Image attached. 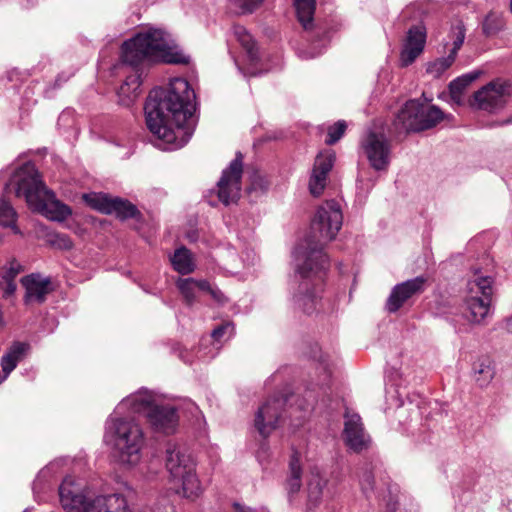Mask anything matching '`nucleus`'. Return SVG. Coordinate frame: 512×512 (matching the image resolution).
<instances>
[{
    "instance_id": "nucleus-1",
    "label": "nucleus",
    "mask_w": 512,
    "mask_h": 512,
    "mask_svg": "<svg viewBox=\"0 0 512 512\" xmlns=\"http://www.w3.org/2000/svg\"><path fill=\"white\" fill-rule=\"evenodd\" d=\"M343 214L335 200L324 202L317 209L312 220L308 237L294 250L296 272L301 277L297 291L293 295L296 308L311 314L318 310L322 292L321 272L326 270L329 261L323 249L332 241L342 227Z\"/></svg>"
},
{
    "instance_id": "nucleus-2",
    "label": "nucleus",
    "mask_w": 512,
    "mask_h": 512,
    "mask_svg": "<svg viewBox=\"0 0 512 512\" xmlns=\"http://www.w3.org/2000/svg\"><path fill=\"white\" fill-rule=\"evenodd\" d=\"M195 98L193 89L183 78L172 79L167 88H154L144 106L148 129L164 144L181 148L194 130Z\"/></svg>"
},
{
    "instance_id": "nucleus-3",
    "label": "nucleus",
    "mask_w": 512,
    "mask_h": 512,
    "mask_svg": "<svg viewBox=\"0 0 512 512\" xmlns=\"http://www.w3.org/2000/svg\"><path fill=\"white\" fill-rule=\"evenodd\" d=\"M169 35L161 29L149 28L137 33L122 45L121 59L133 69L118 90L119 103L129 107L140 95L142 71L140 66L149 61L186 63L182 54L171 52Z\"/></svg>"
},
{
    "instance_id": "nucleus-4",
    "label": "nucleus",
    "mask_w": 512,
    "mask_h": 512,
    "mask_svg": "<svg viewBox=\"0 0 512 512\" xmlns=\"http://www.w3.org/2000/svg\"><path fill=\"white\" fill-rule=\"evenodd\" d=\"M14 186L17 197H24L28 206L52 221H65L71 214V208L55 198L40 178L34 164L22 165L12 176L6 189Z\"/></svg>"
},
{
    "instance_id": "nucleus-5",
    "label": "nucleus",
    "mask_w": 512,
    "mask_h": 512,
    "mask_svg": "<svg viewBox=\"0 0 512 512\" xmlns=\"http://www.w3.org/2000/svg\"><path fill=\"white\" fill-rule=\"evenodd\" d=\"M59 497L67 512H128L126 496L115 493L89 500L71 476L64 478L59 486Z\"/></svg>"
},
{
    "instance_id": "nucleus-6",
    "label": "nucleus",
    "mask_w": 512,
    "mask_h": 512,
    "mask_svg": "<svg viewBox=\"0 0 512 512\" xmlns=\"http://www.w3.org/2000/svg\"><path fill=\"white\" fill-rule=\"evenodd\" d=\"M166 468L170 489L176 494L194 500L203 489L195 471V461L190 450H166Z\"/></svg>"
},
{
    "instance_id": "nucleus-7",
    "label": "nucleus",
    "mask_w": 512,
    "mask_h": 512,
    "mask_svg": "<svg viewBox=\"0 0 512 512\" xmlns=\"http://www.w3.org/2000/svg\"><path fill=\"white\" fill-rule=\"evenodd\" d=\"M493 278L475 269L473 278L468 281L464 299L466 316L470 322L481 323L488 315L491 305Z\"/></svg>"
},
{
    "instance_id": "nucleus-8",
    "label": "nucleus",
    "mask_w": 512,
    "mask_h": 512,
    "mask_svg": "<svg viewBox=\"0 0 512 512\" xmlns=\"http://www.w3.org/2000/svg\"><path fill=\"white\" fill-rule=\"evenodd\" d=\"M111 415L105 425L104 442L114 448H141L146 437L139 423L133 418Z\"/></svg>"
},
{
    "instance_id": "nucleus-9",
    "label": "nucleus",
    "mask_w": 512,
    "mask_h": 512,
    "mask_svg": "<svg viewBox=\"0 0 512 512\" xmlns=\"http://www.w3.org/2000/svg\"><path fill=\"white\" fill-rule=\"evenodd\" d=\"M512 94L509 81L496 79L476 91L470 104L480 110L494 112L503 108Z\"/></svg>"
},
{
    "instance_id": "nucleus-10",
    "label": "nucleus",
    "mask_w": 512,
    "mask_h": 512,
    "mask_svg": "<svg viewBox=\"0 0 512 512\" xmlns=\"http://www.w3.org/2000/svg\"><path fill=\"white\" fill-rule=\"evenodd\" d=\"M360 147L374 170L383 171L388 168L391 143L384 133L369 130L361 139Z\"/></svg>"
},
{
    "instance_id": "nucleus-11",
    "label": "nucleus",
    "mask_w": 512,
    "mask_h": 512,
    "mask_svg": "<svg viewBox=\"0 0 512 512\" xmlns=\"http://www.w3.org/2000/svg\"><path fill=\"white\" fill-rule=\"evenodd\" d=\"M287 401L288 399L284 395H275L268 398L259 407L255 415L254 426L263 438H266L277 428Z\"/></svg>"
},
{
    "instance_id": "nucleus-12",
    "label": "nucleus",
    "mask_w": 512,
    "mask_h": 512,
    "mask_svg": "<svg viewBox=\"0 0 512 512\" xmlns=\"http://www.w3.org/2000/svg\"><path fill=\"white\" fill-rule=\"evenodd\" d=\"M243 172L242 155L237 153L236 158L222 173L218 181V198L224 205L236 202L240 197L241 177Z\"/></svg>"
},
{
    "instance_id": "nucleus-13",
    "label": "nucleus",
    "mask_w": 512,
    "mask_h": 512,
    "mask_svg": "<svg viewBox=\"0 0 512 512\" xmlns=\"http://www.w3.org/2000/svg\"><path fill=\"white\" fill-rule=\"evenodd\" d=\"M85 202L92 208L105 213L116 214L121 219L132 218L137 213V208L127 200L111 197L107 194L93 193L83 196Z\"/></svg>"
},
{
    "instance_id": "nucleus-14",
    "label": "nucleus",
    "mask_w": 512,
    "mask_h": 512,
    "mask_svg": "<svg viewBox=\"0 0 512 512\" xmlns=\"http://www.w3.org/2000/svg\"><path fill=\"white\" fill-rule=\"evenodd\" d=\"M147 422L154 433L168 436L177 431L179 414L174 406L158 403L148 411Z\"/></svg>"
},
{
    "instance_id": "nucleus-15",
    "label": "nucleus",
    "mask_w": 512,
    "mask_h": 512,
    "mask_svg": "<svg viewBox=\"0 0 512 512\" xmlns=\"http://www.w3.org/2000/svg\"><path fill=\"white\" fill-rule=\"evenodd\" d=\"M342 436L349 448H368L372 445V438L357 413L346 411Z\"/></svg>"
},
{
    "instance_id": "nucleus-16",
    "label": "nucleus",
    "mask_w": 512,
    "mask_h": 512,
    "mask_svg": "<svg viewBox=\"0 0 512 512\" xmlns=\"http://www.w3.org/2000/svg\"><path fill=\"white\" fill-rule=\"evenodd\" d=\"M426 282L427 278L418 276L394 286L387 299L386 309L390 313L397 312L406 301L425 290Z\"/></svg>"
},
{
    "instance_id": "nucleus-17",
    "label": "nucleus",
    "mask_w": 512,
    "mask_h": 512,
    "mask_svg": "<svg viewBox=\"0 0 512 512\" xmlns=\"http://www.w3.org/2000/svg\"><path fill=\"white\" fill-rule=\"evenodd\" d=\"M336 156L333 151H325L317 155L309 180L310 193L318 197L324 191L328 174L333 168Z\"/></svg>"
},
{
    "instance_id": "nucleus-18",
    "label": "nucleus",
    "mask_w": 512,
    "mask_h": 512,
    "mask_svg": "<svg viewBox=\"0 0 512 512\" xmlns=\"http://www.w3.org/2000/svg\"><path fill=\"white\" fill-rule=\"evenodd\" d=\"M450 37L453 47L448 56L439 58L427 66V73L433 77L441 76L455 61L456 55L465 39V28L461 22H457L451 27Z\"/></svg>"
},
{
    "instance_id": "nucleus-19",
    "label": "nucleus",
    "mask_w": 512,
    "mask_h": 512,
    "mask_svg": "<svg viewBox=\"0 0 512 512\" xmlns=\"http://www.w3.org/2000/svg\"><path fill=\"white\" fill-rule=\"evenodd\" d=\"M420 113V99L408 100L396 115L394 120L395 129L398 132H421L425 131L427 125L418 119Z\"/></svg>"
},
{
    "instance_id": "nucleus-20",
    "label": "nucleus",
    "mask_w": 512,
    "mask_h": 512,
    "mask_svg": "<svg viewBox=\"0 0 512 512\" xmlns=\"http://www.w3.org/2000/svg\"><path fill=\"white\" fill-rule=\"evenodd\" d=\"M157 404L154 395L142 389L123 399L116 407L115 413H122L127 410L130 413H144L147 417L148 411Z\"/></svg>"
},
{
    "instance_id": "nucleus-21",
    "label": "nucleus",
    "mask_w": 512,
    "mask_h": 512,
    "mask_svg": "<svg viewBox=\"0 0 512 512\" xmlns=\"http://www.w3.org/2000/svg\"><path fill=\"white\" fill-rule=\"evenodd\" d=\"M426 35L419 26L409 29L406 42L401 52V63L408 66L422 53L425 45Z\"/></svg>"
},
{
    "instance_id": "nucleus-22",
    "label": "nucleus",
    "mask_w": 512,
    "mask_h": 512,
    "mask_svg": "<svg viewBox=\"0 0 512 512\" xmlns=\"http://www.w3.org/2000/svg\"><path fill=\"white\" fill-rule=\"evenodd\" d=\"M26 293L24 297L25 303L36 301L38 303L44 302L47 294L51 291L50 280L43 278L39 274H30L21 279Z\"/></svg>"
},
{
    "instance_id": "nucleus-23",
    "label": "nucleus",
    "mask_w": 512,
    "mask_h": 512,
    "mask_svg": "<svg viewBox=\"0 0 512 512\" xmlns=\"http://www.w3.org/2000/svg\"><path fill=\"white\" fill-rule=\"evenodd\" d=\"M306 466H308V450H293L289 461V477L286 481L289 494L299 492L302 485V470Z\"/></svg>"
},
{
    "instance_id": "nucleus-24",
    "label": "nucleus",
    "mask_w": 512,
    "mask_h": 512,
    "mask_svg": "<svg viewBox=\"0 0 512 512\" xmlns=\"http://www.w3.org/2000/svg\"><path fill=\"white\" fill-rule=\"evenodd\" d=\"M27 349L28 345L26 343L14 342L6 354L2 356L1 367L3 376L0 377V383L6 380L8 375L16 368Z\"/></svg>"
},
{
    "instance_id": "nucleus-25",
    "label": "nucleus",
    "mask_w": 512,
    "mask_h": 512,
    "mask_svg": "<svg viewBox=\"0 0 512 512\" xmlns=\"http://www.w3.org/2000/svg\"><path fill=\"white\" fill-rule=\"evenodd\" d=\"M472 376L475 383L481 387H487L495 376L493 362L488 357L477 359L472 367Z\"/></svg>"
},
{
    "instance_id": "nucleus-26",
    "label": "nucleus",
    "mask_w": 512,
    "mask_h": 512,
    "mask_svg": "<svg viewBox=\"0 0 512 512\" xmlns=\"http://www.w3.org/2000/svg\"><path fill=\"white\" fill-rule=\"evenodd\" d=\"M479 75L480 71L470 72L454 79L449 84L450 97L454 104L462 105L464 91Z\"/></svg>"
},
{
    "instance_id": "nucleus-27",
    "label": "nucleus",
    "mask_w": 512,
    "mask_h": 512,
    "mask_svg": "<svg viewBox=\"0 0 512 512\" xmlns=\"http://www.w3.org/2000/svg\"><path fill=\"white\" fill-rule=\"evenodd\" d=\"M430 101L429 99H420V113H418V119L424 121L423 125H427L425 130L434 128L444 119L442 110L435 105H429L428 102Z\"/></svg>"
},
{
    "instance_id": "nucleus-28",
    "label": "nucleus",
    "mask_w": 512,
    "mask_h": 512,
    "mask_svg": "<svg viewBox=\"0 0 512 512\" xmlns=\"http://www.w3.org/2000/svg\"><path fill=\"white\" fill-rule=\"evenodd\" d=\"M233 32L237 41L246 51L249 62L255 64L259 59L258 49L251 34L243 26L239 25L234 26Z\"/></svg>"
},
{
    "instance_id": "nucleus-29",
    "label": "nucleus",
    "mask_w": 512,
    "mask_h": 512,
    "mask_svg": "<svg viewBox=\"0 0 512 512\" xmlns=\"http://www.w3.org/2000/svg\"><path fill=\"white\" fill-rule=\"evenodd\" d=\"M177 287L185 299L187 305H192L196 301V292L208 288V281L195 280L193 278L179 279Z\"/></svg>"
},
{
    "instance_id": "nucleus-30",
    "label": "nucleus",
    "mask_w": 512,
    "mask_h": 512,
    "mask_svg": "<svg viewBox=\"0 0 512 512\" xmlns=\"http://www.w3.org/2000/svg\"><path fill=\"white\" fill-rule=\"evenodd\" d=\"M171 263L174 270L182 275L192 273L195 269L192 254L185 247L178 248L174 252L173 256L171 257Z\"/></svg>"
},
{
    "instance_id": "nucleus-31",
    "label": "nucleus",
    "mask_w": 512,
    "mask_h": 512,
    "mask_svg": "<svg viewBox=\"0 0 512 512\" xmlns=\"http://www.w3.org/2000/svg\"><path fill=\"white\" fill-rule=\"evenodd\" d=\"M298 21L305 30L313 27L315 0H294Z\"/></svg>"
},
{
    "instance_id": "nucleus-32",
    "label": "nucleus",
    "mask_w": 512,
    "mask_h": 512,
    "mask_svg": "<svg viewBox=\"0 0 512 512\" xmlns=\"http://www.w3.org/2000/svg\"><path fill=\"white\" fill-rule=\"evenodd\" d=\"M308 467L310 469V477L307 483L308 499L312 503H317L321 499L326 480L320 476V471L317 467Z\"/></svg>"
},
{
    "instance_id": "nucleus-33",
    "label": "nucleus",
    "mask_w": 512,
    "mask_h": 512,
    "mask_svg": "<svg viewBox=\"0 0 512 512\" xmlns=\"http://www.w3.org/2000/svg\"><path fill=\"white\" fill-rule=\"evenodd\" d=\"M112 460L123 469H129L139 463L140 450H112Z\"/></svg>"
},
{
    "instance_id": "nucleus-34",
    "label": "nucleus",
    "mask_w": 512,
    "mask_h": 512,
    "mask_svg": "<svg viewBox=\"0 0 512 512\" xmlns=\"http://www.w3.org/2000/svg\"><path fill=\"white\" fill-rule=\"evenodd\" d=\"M17 213L12 205L5 199H0V225L9 227L15 234H20L19 228L16 226Z\"/></svg>"
},
{
    "instance_id": "nucleus-35",
    "label": "nucleus",
    "mask_w": 512,
    "mask_h": 512,
    "mask_svg": "<svg viewBox=\"0 0 512 512\" xmlns=\"http://www.w3.org/2000/svg\"><path fill=\"white\" fill-rule=\"evenodd\" d=\"M346 128L347 124L343 120H340L336 122L334 125L330 126L328 128V135L325 140V143L327 145L335 144L344 135Z\"/></svg>"
},
{
    "instance_id": "nucleus-36",
    "label": "nucleus",
    "mask_w": 512,
    "mask_h": 512,
    "mask_svg": "<svg viewBox=\"0 0 512 512\" xmlns=\"http://www.w3.org/2000/svg\"><path fill=\"white\" fill-rule=\"evenodd\" d=\"M48 242L52 246L62 249L69 250L73 246V242L71 238L63 233H50L48 234Z\"/></svg>"
},
{
    "instance_id": "nucleus-37",
    "label": "nucleus",
    "mask_w": 512,
    "mask_h": 512,
    "mask_svg": "<svg viewBox=\"0 0 512 512\" xmlns=\"http://www.w3.org/2000/svg\"><path fill=\"white\" fill-rule=\"evenodd\" d=\"M502 26L500 17L495 13H489L483 22V31L487 35L496 33Z\"/></svg>"
},
{
    "instance_id": "nucleus-38",
    "label": "nucleus",
    "mask_w": 512,
    "mask_h": 512,
    "mask_svg": "<svg viewBox=\"0 0 512 512\" xmlns=\"http://www.w3.org/2000/svg\"><path fill=\"white\" fill-rule=\"evenodd\" d=\"M362 492L368 497L374 491V476L371 471L365 470L360 477Z\"/></svg>"
},
{
    "instance_id": "nucleus-39",
    "label": "nucleus",
    "mask_w": 512,
    "mask_h": 512,
    "mask_svg": "<svg viewBox=\"0 0 512 512\" xmlns=\"http://www.w3.org/2000/svg\"><path fill=\"white\" fill-rule=\"evenodd\" d=\"M203 292L208 293L219 305H224L227 302V297L224 295V293L217 287L212 286L209 282L208 288H203Z\"/></svg>"
},
{
    "instance_id": "nucleus-40",
    "label": "nucleus",
    "mask_w": 512,
    "mask_h": 512,
    "mask_svg": "<svg viewBox=\"0 0 512 512\" xmlns=\"http://www.w3.org/2000/svg\"><path fill=\"white\" fill-rule=\"evenodd\" d=\"M233 325L231 323H225L223 325H220L219 327L215 328L212 332V337L219 341L223 335L227 332L232 333L233 332Z\"/></svg>"
},
{
    "instance_id": "nucleus-41",
    "label": "nucleus",
    "mask_w": 512,
    "mask_h": 512,
    "mask_svg": "<svg viewBox=\"0 0 512 512\" xmlns=\"http://www.w3.org/2000/svg\"><path fill=\"white\" fill-rule=\"evenodd\" d=\"M264 0H235V2L246 11H253L257 8Z\"/></svg>"
},
{
    "instance_id": "nucleus-42",
    "label": "nucleus",
    "mask_w": 512,
    "mask_h": 512,
    "mask_svg": "<svg viewBox=\"0 0 512 512\" xmlns=\"http://www.w3.org/2000/svg\"><path fill=\"white\" fill-rule=\"evenodd\" d=\"M19 273V265L15 262H12L10 264V267L5 271L4 275H3V279L5 281H14V278L17 276V274Z\"/></svg>"
},
{
    "instance_id": "nucleus-43",
    "label": "nucleus",
    "mask_w": 512,
    "mask_h": 512,
    "mask_svg": "<svg viewBox=\"0 0 512 512\" xmlns=\"http://www.w3.org/2000/svg\"><path fill=\"white\" fill-rule=\"evenodd\" d=\"M16 291V284L14 281H6V287H5V290H4V294L3 296L5 298H8L9 296L13 295L14 292Z\"/></svg>"
},
{
    "instance_id": "nucleus-44",
    "label": "nucleus",
    "mask_w": 512,
    "mask_h": 512,
    "mask_svg": "<svg viewBox=\"0 0 512 512\" xmlns=\"http://www.w3.org/2000/svg\"><path fill=\"white\" fill-rule=\"evenodd\" d=\"M44 472L42 471L39 476L36 478V480L33 483V490L36 492L41 487L42 478L44 477Z\"/></svg>"
},
{
    "instance_id": "nucleus-45",
    "label": "nucleus",
    "mask_w": 512,
    "mask_h": 512,
    "mask_svg": "<svg viewBox=\"0 0 512 512\" xmlns=\"http://www.w3.org/2000/svg\"><path fill=\"white\" fill-rule=\"evenodd\" d=\"M321 367L324 372L323 383H326L330 377L331 372L328 368V365L325 364L324 362L321 364Z\"/></svg>"
},
{
    "instance_id": "nucleus-46",
    "label": "nucleus",
    "mask_w": 512,
    "mask_h": 512,
    "mask_svg": "<svg viewBox=\"0 0 512 512\" xmlns=\"http://www.w3.org/2000/svg\"><path fill=\"white\" fill-rule=\"evenodd\" d=\"M234 512H252V510L248 507H245L238 503H235L234 504Z\"/></svg>"
},
{
    "instance_id": "nucleus-47",
    "label": "nucleus",
    "mask_w": 512,
    "mask_h": 512,
    "mask_svg": "<svg viewBox=\"0 0 512 512\" xmlns=\"http://www.w3.org/2000/svg\"><path fill=\"white\" fill-rule=\"evenodd\" d=\"M506 329L512 333V316L506 321Z\"/></svg>"
},
{
    "instance_id": "nucleus-48",
    "label": "nucleus",
    "mask_w": 512,
    "mask_h": 512,
    "mask_svg": "<svg viewBox=\"0 0 512 512\" xmlns=\"http://www.w3.org/2000/svg\"><path fill=\"white\" fill-rule=\"evenodd\" d=\"M2 324V312L0 311V325Z\"/></svg>"
},
{
    "instance_id": "nucleus-49",
    "label": "nucleus",
    "mask_w": 512,
    "mask_h": 512,
    "mask_svg": "<svg viewBox=\"0 0 512 512\" xmlns=\"http://www.w3.org/2000/svg\"><path fill=\"white\" fill-rule=\"evenodd\" d=\"M250 75H251V76H256V75H257V73H256V72H251V73H250Z\"/></svg>"
},
{
    "instance_id": "nucleus-50",
    "label": "nucleus",
    "mask_w": 512,
    "mask_h": 512,
    "mask_svg": "<svg viewBox=\"0 0 512 512\" xmlns=\"http://www.w3.org/2000/svg\"><path fill=\"white\" fill-rule=\"evenodd\" d=\"M510 10L512 12V0H510Z\"/></svg>"
},
{
    "instance_id": "nucleus-51",
    "label": "nucleus",
    "mask_w": 512,
    "mask_h": 512,
    "mask_svg": "<svg viewBox=\"0 0 512 512\" xmlns=\"http://www.w3.org/2000/svg\"><path fill=\"white\" fill-rule=\"evenodd\" d=\"M402 412H403V410H402V409H400V410L398 411L399 416L402 414Z\"/></svg>"
}]
</instances>
